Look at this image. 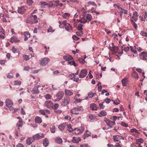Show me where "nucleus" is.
I'll use <instances>...</instances> for the list:
<instances>
[{
	"label": "nucleus",
	"mask_w": 147,
	"mask_h": 147,
	"mask_svg": "<svg viewBox=\"0 0 147 147\" xmlns=\"http://www.w3.org/2000/svg\"><path fill=\"white\" fill-rule=\"evenodd\" d=\"M82 11L83 13V17L82 18L79 20V22H80L84 24L88 22L92 19V15L90 14H86V11L83 8H82Z\"/></svg>",
	"instance_id": "f257e3e1"
},
{
	"label": "nucleus",
	"mask_w": 147,
	"mask_h": 147,
	"mask_svg": "<svg viewBox=\"0 0 147 147\" xmlns=\"http://www.w3.org/2000/svg\"><path fill=\"white\" fill-rule=\"evenodd\" d=\"M83 110L82 106H77L72 109L71 111L70 112L71 113L73 114H78L80 113Z\"/></svg>",
	"instance_id": "f03ea898"
},
{
	"label": "nucleus",
	"mask_w": 147,
	"mask_h": 147,
	"mask_svg": "<svg viewBox=\"0 0 147 147\" xmlns=\"http://www.w3.org/2000/svg\"><path fill=\"white\" fill-rule=\"evenodd\" d=\"M70 99L68 96H65L63 100L61 102V105L62 107H65L69 105L70 102Z\"/></svg>",
	"instance_id": "7ed1b4c3"
},
{
	"label": "nucleus",
	"mask_w": 147,
	"mask_h": 147,
	"mask_svg": "<svg viewBox=\"0 0 147 147\" xmlns=\"http://www.w3.org/2000/svg\"><path fill=\"white\" fill-rule=\"evenodd\" d=\"M64 94V92L62 91H60L57 93L56 95L57 98L54 100L55 102L59 101L63 98Z\"/></svg>",
	"instance_id": "20e7f679"
},
{
	"label": "nucleus",
	"mask_w": 147,
	"mask_h": 147,
	"mask_svg": "<svg viewBox=\"0 0 147 147\" xmlns=\"http://www.w3.org/2000/svg\"><path fill=\"white\" fill-rule=\"evenodd\" d=\"M107 125L111 128L114 127V125L116 124L114 121H112L108 119H106L105 121Z\"/></svg>",
	"instance_id": "39448f33"
},
{
	"label": "nucleus",
	"mask_w": 147,
	"mask_h": 147,
	"mask_svg": "<svg viewBox=\"0 0 147 147\" xmlns=\"http://www.w3.org/2000/svg\"><path fill=\"white\" fill-rule=\"evenodd\" d=\"M87 74V71L86 69H83L81 70L79 77L80 78H84Z\"/></svg>",
	"instance_id": "423d86ee"
},
{
	"label": "nucleus",
	"mask_w": 147,
	"mask_h": 147,
	"mask_svg": "<svg viewBox=\"0 0 147 147\" xmlns=\"http://www.w3.org/2000/svg\"><path fill=\"white\" fill-rule=\"evenodd\" d=\"M113 139L114 142L119 141V142L120 143L121 142L119 141V140H120L122 139L124 140V138L123 137L119 135H116L113 136Z\"/></svg>",
	"instance_id": "0eeeda50"
},
{
	"label": "nucleus",
	"mask_w": 147,
	"mask_h": 147,
	"mask_svg": "<svg viewBox=\"0 0 147 147\" xmlns=\"http://www.w3.org/2000/svg\"><path fill=\"white\" fill-rule=\"evenodd\" d=\"M44 137V136L42 134L38 133L33 136L32 138L34 139V141L35 140H37Z\"/></svg>",
	"instance_id": "6e6552de"
},
{
	"label": "nucleus",
	"mask_w": 147,
	"mask_h": 147,
	"mask_svg": "<svg viewBox=\"0 0 147 147\" xmlns=\"http://www.w3.org/2000/svg\"><path fill=\"white\" fill-rule=\"evenodd\" d=\"M50 59L48 58H43L41 61L40 64L41 65L45 66L47 64Z\"/></svg>",
	"instance_id": "1a4fd4ad"
},
{
	"label": "nucleus",
	"mask_w": 147,
	"mask_h": 147,
	"mask_svg": "<svg viewBox=\"0 0 147 147\" xmlns=\"http://www.w3.org/2000/svg\"><path fill=\"white\" fill-rule=\"evenodd\" d=\"M39 112L41 114L45 115L47 118L48 117V116L47 114H49L50 113V112L48 109H40L39 111Z\"/></svg>",
	"instance_id": "9d476101"
},
{
	"label": "nucleus",
	"mask_w": 147,
	"mask_h": 147,
	"mask_svg": "<svg viewBox=\"0 0 147 147\" xmlns=\"http://www.w3.org/2000/svg\"><path fill=\"white\" fill-rule=\"evenodd\" d=\"M84 129H81L77 128H75L74 130V132L73 134H74L76 135H79L82 133L84 131Z\"/></svg>",
	"instance_id": "9b49d317"
},
{
	"label": "nucleus",
	"mask_w": 147,
	"mask_h": 147,
	"mask_svg": "<svg viewBox=\"0 0 147 147\" xmlns=\"http://www.w3.org/2000/svg\"><path fill=\"white\" fill-rule=\"evenodd\" d=\"M6 106L9 108H11L13 104L11 100L9 99H7L5 101Z\"/></svg>",
	"instance_id": "f8f14e48"
},
{
	"label": "nucleus",
	"mask_w": 147,
	"mask_h": 147,
	"mask_svg": "<svg viewBox=\"0 0 147 147\" xmlns=\"http://www.w3.org/2000/svg\"><path fill=\"white\" fill-rule=\"evenodd\" d=\"M44 105L48 108H49L52 107L53 103L51 100H47L45 102Z\"/></svg>",
	"instance_id": "ddd939ff"
},
{
	"label": "nucleus",
	"mask_w": 147,
	"mask_h": 147,
	"mask_svg": "<svg viewBox=\"0 0 147 147\" xmlns=\"http://www.w3.org/2000/svg\"><path fill=\"white\" fill-rule=\"evenodd\" d=\"M26 10L25 7L24 6H22L18 7V11L19 13L23 14L25 12Z\"/></svg>",
	"instance_id": "4468645a"
},
{
	"label": "nucleus",
	"mask_w": 147,
	"mask_h": 147,
	"mask_svg": "<svg viewBox=\"0 0 147 147\" xmlns=\"http://www.w3.org/2000/svg\"><path fill=\"white\" fill-rule=\"evenodd\" d=\"M140 56L142 59L146 60V57H147V52L145 51L143 52L140 53Z\"/></svg>",
	"instance_id": "2eb2a0df"
},
{
	"label": "nucleus",
	"mask_w": 147,
	"mask_h": 147,
	"mask_svg": "<svg viewBox=\"0 0 147 147\" xmlns=\"http://www.w3.org/2000/svg\"><path fill=\"white\" fill-rule=\"evenodd\" d=\"M38 86H37L36 87L33 88L31 91L32 92L33 94H38L39 92V91L38 89Z\"/></svg>",
	"instance_id": "dca6fc26"
},
{
	"label": "nucleus",
	"mask_w": 147,
	"mask_h": 147,
	"mask_svg": "<svg viewBox=\"0 0 147 147\" xmlns=\"http://www.w3.org/2000/svg\"><path fill=\"white\" fill-rule=\"evenodd\" d=\"M63 58L65 61H67L68 62L73 59V58L71 56L68 55L64 56Z\"/></svg>",
	"instance_id": "f3484780"
},
{
	"label": "nucleus",
	"mask_w": 147,
	"mask_h": 147,
	"mask_svg": "<svg viewBox=\"0 0 147 147\" xmlns=\"http://www.w3.org/2000/svg\"><path fill=\"white\" fill-rule=\"evenodd\" d=\"M138 13L137 11H135L133 14L132 18L135 21H136L138 20Z\"/></svg>",
	"instance_id": "a211bd4d"
},
{
	"label": "nucleus",
	"mask_w": 147,
	"mask_h": 147,
	"mask_svg": "<svg viewBox=\"0 0 147 147\" xmlns=\"http://www.w3.org/2000/svg\"><path fill=\"white\" fill-rule=\"evenodd\" d=\"M91 133L89 132L87 130H86L84 135L83 136V137L84 139L85 140L86 138L90 136Z\"/></svg>",
	"instance_id": "6ab92c4d"
},
{
	"label": "nucleus",
	"mask_w": 147,
	"mask_h": 147,
	"mask_svg": "<svg viewBox=\"0 0 147 147\" xmlns=\"http://www.w3.org/2000/svg\"><path fill=\"white\" fill-rule=\"evenodd\" d=\"M67 124L65 123H64L62 124L59 125L58 126L59 128L61 131H63L66 127Z\"/></svg>",
	"instance_id": "aec40b11"
},
{
	"label": "nucleus",
	"mask_w": 147,
	"mask_h": 147,
	"mask_svg": "<svg viewBox=\"0 0 147 147\" xmlns=\"http://www.w3.org/2000/svg\"><path fill=\"white\" fill-rule=\"evenodd\" d=\"M65 95L69 96L73 94V93L69 90L65 89Z\"/></svg>",
	"instance_id": "412c9836"
},
{
	"label": "nucleus",
	"mask_w": 147,
	"mask_h": 147,
	"mask_svg": "<svg viewBox=\"0 0 147 147\" xmlns=\"http://www.w3.org/2000/svg\"><path fill=\"white\" fill-rule=\"evenodd\" d=\"M34 141V139L33 138H32V137L29 138L27 139L26 143L27 144L30 145Z\"/></svg>",
	"instance_id": "4be33fe9"
},
{
	"label": "nucleus",
	"mask_w": 147,
	"mask_h": 147,
	"mask_svg": "<svg viewBox=\"0 0 147 147\" xmlns=\"http://www.w3.org/2000/svg\"><path fill=\"white\" fill-rule=\"evenodd\" d=\"M128 81V80L127 78H125L121 80L122 84L123 86H126L127 82Z\"/></svg>",
	"instance_id": "5701e85b"
},
{
	"label": "nucleus",
	"mask_w": 147,
	"mask_h": 147,
	"mask_svg": "<svg viewBox=\"0 0 147 147\" xmlns=\"http://www.w3.org/2000/svg\"><path fill=\"white\" fill-rule=\"evenodd\" d=\"M81 139L80 138H76L73 137L72 142L74 143H78L79 142L81 141Z\"/></svg>",
	"instance_id": "b1692460"
},
{
	"label": "nucleus",
	"mask_w": 147,
	"mask_h": 147,
	"mask_svg": "<svg viewBox=\"0 0 147 147\" xmlns=\"http://www.w3.org/2000/svg\"><path fill=\"white\" fill-rule=\"evenodd\" d=\"M24 35L25 36L24 40L26 41L30 37V34L28 32H26L24 33Z\"/></svg>",
	"instance_id": "393cba45"
},
{
	"label": "nucleus",
	"mask_w": 147,
	"mask_h": 147,
	"mask_svg": "<svg viewBox=\"0 0 147 147\" xmlns=\"http://www.w3.org/2000/svg\"><path fill=\"white\" fill-rule=\"evenodd\" d=\"M10 41L12 43L13 42L18 43L20 42V40H18L15 36H13L11 38Z\"/></svg>",
	"instance_id": "a878e982"
},
{
	"label": "nucleus",
	"mask_w": 147,
	"mask_h": 147,
	"mask_svg": "<svg viewBox=\"0 0 147 147\" xmlns=\"http://www.w3.org/2000/svg\"><path fill=\"white\" fill-rule=\"evenodd\" d=\"M35 121L36 123H40L42 122V120L41 117L37 116L35 118Z\"/></svg>",
	"instance_id": "bb28decb"
},
{
	"label": "nucleus",
	"mask_w": 147,
	"mask_h": 147,
	"mask_svg": "<svg viewBox=\"0 0 147 147\" xmlns=\"http://www.w3.org/2000/svg\"><path fill=\"white\" fill-rule=\"evenodd\" d=\"M49 142V140L47 138H45L44 139L43 142L44 146L45 147L47 146L48 145Z\"/></svg>",
	"instance_id": "cd10ccee"
},
{
	"label": "nucleus",
	"mask_w": 147,
	"mask_h": 147,
	"mask_svg": "<svg viewBox=\"0 0 147 147\" xmlns=\"http://www.w3.org/2000/svg\"><path fill=\"white\" fill-rule=\"evenodd\" d=\"M23 125V121L22 119L19 120L17 123V126L18 127V129H19V127L22 126Z\"/></svg>",
	"instance_id": "c85d7f7f"
},
{
	"label": "nucleus",
	"mask_w": 147,
	"mask_h": 147,
	"mask_svg": "<svg viewBox=\"0 0 147 147\" xmlns=\"http://www.w3.org/2000/svg\"><path fill=\"white\" fill-rule=\"evenodd\" d=\"M132 77L134 78L135 79H138V74L135 71H133L132 74Z\"/></svg>",
	"instance_id": "c756f323"
},
{
	"label": "nucleus",
	"mask_w": 147,
	"mask_h": 147,
	"mask_svg": "<svg viewBox=\"0 0 147 147\" xmlns=\"http://www.w3.org/2000/svg\"><path fill=\"white\" fill-rule=\"evenodd\" d=\"M53 2L55 3V6H59L60 7H62L63 5V4L61 3H60V1H53Z\"/></svg>",
	"instance_id": "7c9ffc66"
},
{
	"label": "nucleus",
	"mask_w": 147,
	"mask_h": 147,
	"mask_svg": "<svg viewBox=\"0 0 147 147\" xmlns=\"http://www.w3.org/2000/svg\"><path fill=\"white\" fill-rule=\"evenodd\" d=\"M67 130L70 132H71L74 131V130L71 127V124H67Z\"/></svg>",
	"instance_id": "2f4dec72"
},
{
	"label": "nucleus",
	"mask_w": 147,
	"mask_h": 147,
	"mask_svg": "<svg viewBox=\"0 0 147 147\" xmlns=\"http://www.w3.org/2000/svg\"><path fill=\"white\" fill-rule=\"evenodd\" d=\"M90 107L92 110H94L97 109V107L94 104H92L90 105Z\"/></svg>",
	"instance_id": "473e14b6"
},
{
	"label": "nucleus",
	"mask_w": 147,
	"mask_h": 147,
	"mask_svg": "<svg viewBox=\"0 0 147 147\" xmlns=\"http://www.w3.org/2000/svg\"><path fill=\"white\" fill-rule=\"evenodd\" d=\"M55 140L56 143L59 144L61 143L62 142V139L59 137H57L55 139Z\"/></svg>",
	"instance_id": "72a5a7b5"
},
{
	"label": "nucleus",
	"mask_w": 147,
	"mask_h": 147,
	"mask_svg": "<svg viewBox=\"0 0 147 147\" xmlns=\"http://www.w3.org/2000/svg\"><path fill=\"white\" fill-rule=\"evenodd\" d=\"M106 115L107 113L105 111L103 110L102 111L100 112V114H99L98 116L100 117L102 116H103Z\"/></svg>",
	"instance_id": "f704fd0d"
},
{
	"label": "nucleus",
	"mask_w": 147,
	"mask_h": 147,
	"mask_svg": "<svg viewBox=\"0 0 147 147\" xmlns=\"http://www.w3.org/2000/svg\"><path fill=\"white\" fill-rule=\"evenodd\" d=\"M143 142V139L141 138L137 140V144L139 145H141L140 144L142 143Z\"/></svg>",
	"instance_id": "c9c22d12"
},
{
	"label": "nucleus",
	"mask_w": 147,
	"mask_h": 147,
	"mask_svg": "<svg viewBox=\"0 0 147 147\" xmlns=\"http://www.w3.org/2000/svg\"><path fill=\"white\" fill-rule=\"evenodd\" d=\"M68 64H70L71 65H74V66H77V65H76V63L75 61H68Z\"/></svg>",
	"instance_id": "e433bc0d"
},
{
	"label": "nucleus",
	"mask_w": 147,
	"mask_h": 147,
	"mask_svg": "<svg viewBox=\"0 0 147 147\" xmlns=\"http://www.w3.org/2000/svg\"><path fill=\"white\" fill-rule=\"evenodd\" d=\"M65 28L67 31H69V30L72 29V27L69 24H68L67 26H65Z\"/></svg>",
	"instance_id": "4c0bfd02"
},
{
	"label": "nucleus",
	"mask_w": 147,
	"mask_h": 147,
	"mask_svg": "<svg viewBox=\"0 0 147 147\" xmlns=\"http://www.w3.org/2000/svg\"><path fill=\"white\" fill-rule=\"evenodd\" d=\"M45 97L47 100L51 99V96L49 94H47L44 96Z\"/></svg>",
	"instance_id": "58836bf2"
},
{
	"label": "nucleus",
	"mask_w": 147,
	"mask_h": 147,
	"mask_svg": "<svg viewBox=\"0 0 147 147\" xmlns=\"http://www.w3.org/2000/svg\"><path fill=\"white\" fill-rule=\"evenodd\" d=\"M50 131L51 132L53 133H54L55 132V126H51L50 128Z\"/></svg>",
	"instance_id": "ea45409f"
},
{
	"label": "nucleus",
	"mask_w": 147,
	"mask_h": 147,
	"mask_svg": "<svg viewBox=\"0 0 147 147\" xmlns=\"http://www.w3.org/2000/svg\"><path fill=\"white\" fill-rule=\"evenodd\" d=\"M14 85H20L21 84V82L20 81L16 80L14 81Z\"/></svg>",
	"instance_id": "a19ab883"
},
{
	"label": "nucleus",
	"mask_w": 147,
	"mask_h": 147,
	"mask_svg": "<svg viewBox=\"0 0 147 147\" xmlns=\"http://www.w3.org/2000/svg\"><path fill=\"white\" fill-rule=\"evenodd\" d=\"M83 25L80 24L78 25V26L77 27V28L78 30L82 31L83 29L82 28Z\"/></svg>",
	"instance_id": "79ce46f5"
},
{
	"label": "nucleus",
	"mask_w": 147,
	"mask_h": 147,
	"mask_svg": "<svg viewBox=\"0 0 147 147\" xmlns=\"http://www.w3.org/2000/svg\"><path fill=\"white\" fill-rule=\"evenodd\" d=\"M32 19H34V22L35 23H37L38 21L37 20V17L36 15L32 16Z\"/></svg>",
	"instance_id": "37998d69"
},
{
	"label": "nucleus",
	"mask_w": 147,
	"mask_h": 147,
	"mask_svg": "<svg viewBox=\"0 0 147 147\" xmlns=\"http://www.w3.org/2000/svg\"><path fill=\"white\" fill-rule=\"evenodd\" d=\"M130 48L131 50V52L134 53V54H136V56L137 55V51L135 50V49H136V48H135V49H134L133 47L131 46L130 47Z\"/></svg>",
	"instance_id": "c03bdc74"
},
{
	"label": "nucleus",
	"mask_w": 147,
	"mask_h": 147,
	"mask_svg": "<svg viewBox=\"0 0 147 147\" xmlns=\"http://www.w3.org/2000/svg\"><path fill=\"white\" fill-rule=\"evenodd\" d=\"M59 106V105L58 104L55 103L54 105L53 106L52 105V107L54 109V110H55L56 109H58Z\"/></svg>",
	"instance_id": "a18cd8bd"
},
{
	"label": "nucleus",
	"mask_w": 147,
	"mask_h": 147,
	"mask_svg": "<svg viewBox=\"0 0 147 147\" xmlns=\"http://www.w3.org/2000/svg\"><path fill=\"white\" fill-rule=\"evenodd\" d=\"M72 75H73V78L74 81L76 82H78L79 80L78 78V77H76V76L74 75V74H73Z\"/></svg>",
	"instance_id": "49530a36"
},
{
	"label": "nucleus",
	"mask_w": 147,
	"mask_h": 147,
	"mask_svg": "<svg viewBox=\"0 0 147 147\" xmlns=\"http://www.w3.org/2000/svg\"><path fill=\"white\" fill-rule=\"evenodd\" d=\"M76 34L78 36H81L83 35V32L82 31H80L77 32H76Z\"/></svg>",
	"instance_id": "de8ad7c7"
},
{
	"label": "nucleus",
	"mask_w": 147,
	"mask_h": 147,
	"mask_svg": "<svg viewBox=\"0 0 147 147\" xmlns=\"http://www.w3.org/2000/svg\"><path fill=\"white\" fill-rule=\"evenodd\" d=\"M95 94L93 92H89L88 94V96L89 98H91L94 96Z\"/></svg>",
	"instance_id": "09e8293b"
},
{
	"label": "nucleus",
	"mask_w": 147,
	"mask_h": 147,
	"mask_svg": "<svg viewBox=\"0 0 147 147\" xmlns=\"http://www.w3.org/2000/svg\"><path fill=\"white\" fill-rule=\"evenodd\" d=\"M140 34L142 36L147 37V33L146 32L142 31L140 32Z\"/></svg>",
	"instance_id": "8fccbe9b"
},
{
	"label": "nucleus",
	"mask_w": 147,
	"mask_h": 147,
	"mask_svg": "<svg viewBox=\"0 0 147 147\" xmlns=\"http://www.w3.org/2000/svg\"><path fill=\"white\" fill-rule=\"evenodd\" d=\"M24 60L26 61H28L29 60V56L27 55H26L24 56H23Z\"/></svg>",
	"instance_id": "3c124183"
},
{
	"label": "nucleus",
	"mask_w": 147,
	"mask_h": 147,
	"mask_svg": "<svg viewBox=\"0 0 147 147\" xmlns=\"http://www.w3.org/2000/svg\"><path fill=\"white\" fill-rule=\"evenodd\" d=\"M70 14L69 13H65L63 15V17L64 18H66L67 17H69Z\"/></svg>",
	"instance_id": "603ef678"
},
{
	"label": "nucleus",
	"mask_w": 147,
	"mask_h": 147,
	"mask_svg": "<svg viewBox=\"0 0 147 147\" xmlns=\"http://www.w3.org/2000/svg\"><path fill=\"white\" fill-rule=\"evenodd\" d=\"M33 1L32 0H27V3L29 5H31L33 3Z\"/></svg>",
	"instance_id": "864d4df0"
},
{
	"label": "nucleus",
	"mask_w": 147,
	"mask_h": 147,
	"mask_svg": "<svg viewBox=\"0 0 147 147\" xmlns=\"http://www.w3.org/2000/svg\"><path fill=\"white\" fill-rule=\"evenodd\" d=\"M112 101L113 102V103L115 104L116 105H117L119 104L120 103V101L119 99L118 98L117 99H116L115 100H112Z\"/></svg>",
	"instance_id": "5fc2aeb1"
},
{
	"label": "nucleus",
	"mask_w": 147,
	"mask_h": 147,
	"mask_svg": "<svg viewBox=\"0 0 147 147\" xmlns=\"http://www.w3.org/2000/svg\"><path fill=\"white\" fill-rule=\"evenodd\" d=\"M130 131L131 133L135 132L137 133H138L139 132L138 130L136 129V128L131 129H130Z\"/></svg>",
	"instance_id": "6e6d98bb"
},
{
	"label": "nucleus",
	"mask_w": 147,
	"mask_h": 147,
	"mask_svg": "<svg viewBox=\"0 0 147 147\" xmlns=\"http://www.w3.org/2000/svg\"><path fill=\"white\" fill-rule=\"evenodd\" d=\"M5 32H3L0 34V39H4L5 38Z\"/></svg>",
	"instance_id": "4d7b16f0"
},
{
	"label": "nucleus",
	"mask_w": 147,
	"mask_h": 147,
	"mask_svg": "<svg viewBox=\"0 0 147 147\" xmlns=\"http://www.w3.org/2000/svg\"><path fill=\"white\" fill-rule=\"evenodd\" d=\"M132 24L134 27L136 29L137 28V24L133 21L132 20H131Z\"/></svg>",
	"instance_id": "13d9d810"
},
{
	"label": "nucleus",
	"mask_w": 147,
	"mask_h": 147,
	"mask_svg": "<svg viewBox=\"0 0 147 147\" xmlns=\"http://www.w3.org/2000/svg\"><path fill=\"white\" fill-rule=\"evenodd\" d=\"M40 3L42 7H45V6H47V3L45 2H40Z\"/></svg>",
	"instance_id": "bf43d9fd"
},
{
	"label": "nucleus",
	"mask_w": 147,
	"mask_h": 147,
	"mask_svg": "<svg viewBox=\"0 0 147 147\" xmlns=\"http://www.w3.org/2000/svg\"><path fill=\"white\" fill-rule=\"evenodd\" d=\"M54 31V30L52 28L51 26H50L49 28L47 30V32H53Z\"/></svg>",
	"instance_id": "052dcab7"
},
{
	"label": "nucleus",
	"mask_w": 147,
	"mask_h": 147,
	"mask_svg": "<svg viewBox=\"0 0 147 147\" xmlns=\"http://www.w3.org/2000/svg\"><path fill=\"white\" fill-rule=\"evenodd\" d=\"M110 101V99L109 98H107L105 99L104 101L102 102V103H104V102H105L107 104L109 103Z\"/></svg>",
	"instance_id": "680f3d73"
},
{
	"label": "nucleus",
	"mask_w": 147,
	"mask_h": 147,
	"mask_svg": "<svg viewBox=\"0 0 147 147\" xmlns=\"http://www.w3.org/2000/svg\"><path fill=\"white\" fill-rule=\"evenodd\" d=\"M121 125L124 127H128V125L127 123H126L123 121L121 122Z\"/></svg>",
	"instance_id": "e2e57ef3"
},
{
	"label": "nucleus",
	"mask_w": 147,
	"mask_h": 147,
	"mask_svg": "<svg viewBox=\"0 0 147 147\" xmlns=\"http://www.w3.org/2000/svg\"><path fill=\"white\" fill-rule=\"evenodd\" d=\"M12 51L13 53H18V50L15 48V47H13L12 48Z\"/></svg>",
	"instance_id": "0e129e2a"
},
{
	"label": "nucleus",
	"mask_w": 147,
	"mask_h": 147,
	"mask_svg": "<svg viewBox=\"0 0 147 147\" xmlns=\"http://www.w3.org/2000/svg\"><path fill=\"white\" fill-rule=\"evenodd\" d=\"M72 38L75 40H79V38L76 35H74L72 36Z\"/></svg>",
	"instance_id": "69168bd1"
},
{
	"label": "nucleus",
	"mask_w": 147,
	"mask_h": 147,
	"mask_svg": "<svg viewBox=\"0 0 147 147\" xmlns=\"http://www.w3.org/2000/svg\"><path fill=\"white\" fill-rule=\"evenodd\" d=\"M78 61L80 63H81L82 64H84L85 63V60L82 58L79 59Z\"/></svg>",
	"instance_id": "338daca9"
},
{
	"label": "nucleus",
	"mask_w": 147,
	"mask_h": 147,
	"mask_svg": "<svg viewBox=\"0 0 147 147\" xmlns=\"http://www.w3.org/2000/svg\"><path fill=\"white\" fill-rule=\"evenodd\" d=\"M52 2H51L49 4L47 3V6L49 8L52 7L53 5V4L52 3Z\"/></svg>",
	"instance_id": "774afa93"
}]
</instances>
